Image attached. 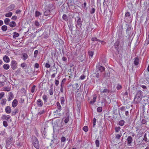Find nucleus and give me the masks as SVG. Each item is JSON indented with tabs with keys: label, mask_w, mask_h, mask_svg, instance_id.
I'll return each mask as SVG.
<instances>
[{
	"label": "nucleus",
	"mask_w": 149,
	"mask_h": 149,
	"mask_svg": "<svg viewBox=\"0 0 149 149\" xmlns=\"http://www.w3.org/2000/svg\"><path fill=\"white\" fill-rule=\"evenodd\" d=\"M13 13L12 12H9L5 14V16L6 17H10L12 15Z\"/></svg>",
	"instance_id": "obj_35"
},
{
	"label": "nucleus",
	"mask_w": 149,
	"mask_h": 149,
	"mask_svg": "<svg viewBox=\"0 0 149 149\" xmlns=\"http://www.w3.org/2000/svg\"><path fill=\"white\" fill-rule=\"evenodd\" d=\"M28 57L27 54L26 53H23L21 54V58L24 60H26Z\"/></svg>",
	"instance_id": "obj_18"
},
{
	"label": "nucleus",
	"mask_w": 149,
	"mask_h": 149,
	"mask_svg": "<svg viewBox=\"0 0 149 149\" xmlns=\"http://www.w3.org/2000/svg\"><path fill=\"white\" fill-rule=\"evenodd\" d=\"M131 17L130 14L129 12H127L125 15V19L127 20V21H130V20Z\"/></svg>",
	"instance_id": "obj_16"
},
{
	"label": "nucleus",
	"mask_w": 149,
	"mask_h": 149,
	"mask_svg": "<svg viewBox=\"0 0 149 149\" xmlns=\"http://www.w3.org/2000/svg\"><path fill=\"white\" fill-rule=\"evenodd\" d=\"M100 63H98L96 65L97 70L100 72H102L104 71L105 70V68L104 67L101 66Z\"/></svg>",
	"instance_id": "obj_5"
},
{
	"label": "nucleus",
	"mask_w": 149,
	"mask_h": 149,
	"mask_svg": "<svg viewBox=\"0 0 149 149\" xmlns=\"http://www.w3.org/2000/svg\"><path fill=\"white\" fill-rule=\"evenodd\" d=\"M120 42L118 40H117L115 43H114V46L115 49L117 51V52L119 53L120 51V49H119V44Z\"/></svg>",
	"instance_id": "obj_9"
},
{
	"label": "nucleus",
	"mask_w": 149,
	"mask_h": 149,
	"mask_svg": "<svg viewBox=\"0 0 149 149\" xmlns=\"http://www.w3.org/2000/svg\"><path fill=\"white\" fill-rule=\"evenodd\" d=\"M45 8L46 9H47L50 11L54 8L53 5L52 4H50L47 6H45Z\"/></svg>",
	"instance_id": "obj_11"
},
{
	"label": "nucleus",
	"mask_w": 149,
	"mask_h": 149,
	"mask_svg": "<svg viewBox=\"0 0 149 149\" xmlns=\"http://www.w3.org/2000/svg\"><path fill=\"white\" fill-rule=\"evenodd\" d=\"M3 125L5 127H7L8 126V124L7 121H4L3 122Z\"/></svg>",
	"instance_id": "obj_60"
},
{
	"label": "nucleus",
	"mask_w": 149,
	"mask_h": 149,
	"mask_svg": "<svg viewBox=\"0 0 149 149\" xmlns=\"http://www.w3.org/2000/svg\"><path fill=\"white\" fill-rule=\"evenodd\" d=\"M6 81V77L2 74L0 75V87L3 86V83Z\"/></svg>",
	"instance_id": "obj_2"
},
{
	"label": "nucleus",
	"mask_w": 149,
	"mask_h": 149,
	"mask_svg": "<svg viewBox=\"0 0 149 149\" xmlns=\"http://www.w3.org/2000/svg\"><path fill=\"white\" fill-rule=\"evenodd\" d=\"M103 77L106 79H108L110 77V74L109 73L105 72L104 74Z\"/></svg>",
	"instance_id": "obj_25"
},
{
	"label": "nucleus",
	"mask_w": 149,
	"mask_h": 149,
	"mask_svg": "<svg viewBox=\"0 0 149 149\" xmlns=\"http://www.w3.org/2000/svg\"><path fill=\"white\" fill-rule=\"evenodd\" d=\"M45 111L44 110H42L40 111L38 113V115H40L44 113H45Z\"/></svg>",
	"instance_id": "obj_52"
},
{
	"label": "nucleus",
	"mask_w": 149,
	"mask_h": 149,
	"mask_svg": "<svg viewBox=\"0 0 149 149\" xmlns=\"http://www.w3.org/2000/svg\"><path fill=\"white\" fill-rule=\"evenodd\" d=\"M69 120V116H68L66 117L64 120V122L65 123H67L68 122Z\"/></svg>",
	"instance_id": "obj_46"
},
{
	"label": "nucleus",
	"mask_w": 149,
	"mask_h": 149,
	"mask_svg": "<svg viewBox=\"0 0 149 149\" xmlns=\"http://www.w3.org/2000/svg\"><path fill=\"white\" fill-rule=\"evenodd\" d=\"M63 19L65 21H67L68 20V17L67 15L65 14H64L63 15Z\"/></svg>",
	"instance_id": "obj_39"
},
{
	"label": "nucleus",
	"mask_w": 149,
	"mask_h": 149,
	"mask_svg": "<svg viewBox=\"0 0 149 149\" xmlns=\"http://www.w3.org/2000/svg\"><path fill=\"white\" fill-rule=\"evenodd\" d=\"M133 139L131 136H128L126 139L127 141V145L129 146H132V143Z\"/></svg>",
	"instance_id": "obj_7"
},
{
	"label": "nucleus",
	"mask_w": 149,
	"mask_h": 149,
	"mask_svg": "<svg viewBox=\"0 0 149 149\" xmlns=\"http://www.w3.org/2000/svg\"><path fill=\"white\" fill-rule=\"evenodd\" d=\"M127 29L126 30V33L128 36H130L132 31V29L128 25H126Z\"/></svg>",
	"instance_id": "obj_10"
},
{
	"label": "nucleus",
	"mask_w": 149,
	"mask_h": 149,
	"mask_svg": "<svg viewBox=\"0 0 149 149\" xmlns=\"http://www.w3.org/2000/svg\"><path fill=\"white\" fill-rule=\"evenodd\" d=\"M146 135L147 134L145 133L144 135V138L143 140V141H144L146 142L149 141V138H148L147 137Z\"/></svg>",
	"instance_id": "obj_29"
},
{
	"label": "nucleus",
	"mask_w": 149,
	"mask_h": 149,
	"mask_svg": "<svg viewBox=\"0 0 149 149\" xmlns=\"http://www.w3.org/2000/svg\"><path fill=\"white\" fill-rule=\"evenodd\" d=\"M16 25V24L15 22L13 21L9 23V26L11 27H14Z\"/></svg>",
	"instance_id": "obj_28"
},
{
	"label": "nucleus",
	"mask_w": 149,
	"mask_h": 149,
	"mask_svg": "<svg viewBox=\"0 0 149 149\" xmlns=\"http://www.w3.org/2000/svg\"><path fill=\"white\" fill-rule=\"evenodd\" d=\"M139 63V59L138 58L136 57L134 58V64L135 65H138Z\"/></svg>",
	"instance_id": "obj_30"
},
{
	"label": "nucleus",
	"mask_w": 149,
	"mask_h": 149,
	"mask_svg": "<svg viewBox=\"0 0 149 149\" xmlns=\"http://www.w3.org/2000/svg\"><path fill=\"white\" fill-rule=\"evenodd\" d=\"M6 113L7 114L10 113L11 111V109L9 106H7L6 107L5 109Z\"/></svg>",
	"instance_id": "obj_20"
},
{
	"label": "nucleus",
	"mask_w": 149,
	"mask_h": 149,
	"mask_svg": "<svg viewBox=\"0 0 149 149\" xmlns=\"http://www.w3.org/2000/svg\"><path fill=\"white\" fill-rule=\"evenodd\" d=\"M18 101L16 99L13 100L12 103V106L13 107H15L17 105Z\"/></svg>",
	"instance_id": "obj_23"
},
{
	"label": "nucleus",
	"mask_w": 149,
	"mask_h": 149,
	"mask_svg": "<svg viewBox=\"0 0 149 149\" xmlns=\"http://www.w3.org/2000/svg\"><path fill=\"white\" fill-rule=\"evenodd\" d=\"M36 87V86L33 85L31 89V92L32 93H33L35 92Z\"/></svg>",
	"instance_id": "obj_57"
},
{
	"label": "nucleus",
	"mask_w": 149,
	"mask_h": 149,
	"mask_svg": "<svg viewBox=\"0 0 149 149\" xmlns=\"http://www.w3.org/2000/svg\"><path fill=\"white\" fill-rule=\"evenodd\" d=\"M91 40L93 41H100V40L99 39H97L96 38H92L91 39Z\"/></svg>",
	"instance_id": "obj_56"
},
{
	"label": "nucleus",
	"mask_w": 149,
	"mask_h": 149,
	"mask_svg": "<svg viewBox=\"0 0 149 149\" xmlns=\"http://www.w3.org/2000/svg\"><path fill=\"white\" fill-rule=\"evenodd\" d=\"M120 127H116L115 130L116 132H118L120 130Z\"/></svg>",
	"instance_id": "obj_48"
},
{
	"label": "nucleus",
	"mask_w": 149,
	"mask_h": 149,
	"mask_svg": "<svg viewBox=\"0 0 149 149\" xmlns=\"http://www.w3.org/2000/svg\"><path fill=\"white\" fill-rule=\"evenodd\" d=\"M120 39L121 40V43L122 44V45H124V38L123 36L120 37Z\"/></svg>",
	"instance_id": "obj_58"
},
{
	"label": "nucleus",
	"mask_w": 149,
	"mask_h": 149,
	"mask_svg": "<svg viewBox=\"0 0 149 149\" xmlns=\"http://www.w3.org/2000/svg\"><path fill=\"white\" fill-rule=\"evenodd\" d=\"M36 104L38 107H41L43 106V102L41 100L38 99L37 100Z\"/></svg>",
	"instance_id": "obj_14"
},
{
	"label": "nucleus",
	"mask_w": 149,
	"mask_h": 149,
	"mask_svg": "<svg viewBox=\"0 0 149 149\" xmlns=\"http://www.w3.org/2000/svg\"><path fill=\"white\" fill-rule=\"evenodd\" d=\"M88 54L89 56H91V57H92L93 55V52L92 51H89L88 52Z\"/></svg>",
	"instance_id": "obj_44"
},
{
	"label": "nucleus",
	"mask_w": 149,
	"mask_h": 149,
	"mask_svg": "<svg viewBox=\"0 0 149 149\" xmlns=\"http://www.w3.org/2000/svg\"><path fill=\"white\" fill-rule=\"evenodd\" d=\"M33 145L36 149H38L39 147V142L37 138L35 137L33 141Z\"/></svg>",
	"instance_id": "obj_4"
},
{
	"label": "nucleus",
	"mask_w": 149,
	"mask_h": 149,
	"mask_svg": "<svg viewBox=\"0 0 149 149\" xmlns=\"http://www.w3.org/2000/svg\"><path fill=\"white\" fill-rule=\"evenodd\" d=\"M116 88L118 90H120L122 88V86L121 85L118 84L116 86Z\"/></svg>",
	"instance_id": "obj_54"
},
{
	"label": "nucleus",
	"mask_w": 149,
	"mask_h": 149,
	"mask_svg": "<svg viewBox=\"0 0 149 149\" xmlns=\"http://www.w3.org/2000/svg\"><path fill=\"white\" fill-rule=\"evenodd\" d=\"M99 90L100 92V95L103 96L107 95L109 93V90L105 87L104 88V89L100 88Z\"/></svg>",
	"instance_id": "obj_1"
},
{
	"label": "nucleus",
	"mask_w": 149,
	"mask_h": 149,
	"mask_svg": "<svg viewBox=\"0 0 149 149\" xmlns=\"http://www.w3.org/2000/svg\"><path fill=\"white\" fill-rule=\"evenodd\" d=\"M15 4H11L6 8L5 11L6 12H10L13 11L15 8Z\"/></svg>",
	"instance_id": "obj_3"
},
{
	"label": "nucleus",
	"mask_w": 149,
	"mask_h": 149,
	"mask_svg": "<svg viewBox=\"0 0 149 149\" xmlns=\"http://www.w3.org/2000/svg\"><path fill=\"white\" fill-rule=\"evenodd\" d=\"M42 98L44 100V104H45L47 102L48 99L47 96V95H44L42 96Z\"/></svg>",
	"instance_id": "obj_26"
},
{
	"label": "nucleus",
	"mask_w": 149,
	"mask_h": 149,
	"mask_svg": "<svg viewBox=\"0 0 149 149\" xmlns=\"http://www.w3.org/2000/svg\"><path fill=\"white\" fill-rule=\"evenodd\" d=\"M57 109L59 110H61V106L60 103L58 102L56 103Z\"/></svg>",
	"instance_id": "obj_33"
},
{
	"label": "nucleus",
	"mask_w": 149,
	"mask_h": 149,
	"mask_svg": "<svg viewBox=\"0 0 149 149\" xmlns=\"http://www.w3.org/2000/svg\"><path fill=\"white\" fill-rule=\"evenodd\" d=\"M142 93L143 92L141 91L140 90L138 91L137 92L135 96H137V97H140L141 98L142 94Z\"/></svg>",
	"instance_id": "obj_22"
},
{
	"label": "nucleus",
	"mask_w": 149,
	"mask_h": 149,
	"mask_svg": "<svg viewBox=\"0 0 149 149\" xmlns=\"http://www.w3.org/2000/svg\"><path fill=\"white\" fill-rule=\"evenodd\" d=\"M44 14L45 16H48L50 13V11L47 9H46L45 8Z\"/></svg>",
	"instance_id": "obj_19"
},
{
	"label": "nucleus",
	"mask_w": 149,
	"mask_h": 149,
	"mask_svg": "<svg viewBox=\"0 0 149 149\" xmlns=\"http://www.w3.org/2000/svg\"><path fill=\"white\" fill-rule=\"evenodd\" d=\"M13 139V137L11 136L7 138L6 140V145L8 146L10 145L12 143Z\"/></svg>",
	"instance_id": "obj_8"
},
{
	"label": "nucleus",
	"mask_w": 149,
	"mask_h": 149,
	"mask_svg": "<svg viewBox=\"0 0 149 149\" xmlns=\"http://www.w3.org/2000/svg\"><path fill=\"white\" fill-rule=\"evenodd\" d=\"M96 97H94L93 98V99L91 100L90 101V103L93 104H94V103L95 102L96 100Z\"/></svg>",
	"instance_id": "obj_40"
},
{
	"label": "nucleus",
	"mask_w": 149,
	"mask_h": 149,
	"mask_svg": "<svg viewBox=\"0 0 149 149\" xmlns=\"http://www.w3.org/2000/svg\"><path fill=\"white\" fill-rule=\"evenodd\" d=\"M121 136V133H120V134H115V138L118 140L120 139Z\"/></svg>",
	"instance_id": "obj_32"
},
{
	"label": "nucleus",
	"mask_w": 149,
	"mask_h": 149,
	"mask_svg": "<svg viewBox=\"0 0 149 149\" xmlns=\"http://www.w3.org/2000/svg\"><path fill=\"white\" fill-rule=\"evenodd\" d=\"M14 35L13 36V38H15L16 37H18L19 36V34L16 32H14L13 33Z\"/></svg>",
	"instance_id": "obj_38"
},
{
	"label": "nucleus",
	"mask_w": 149,
	"mask_h": 149,
	"mask_svg": "<svg viewBox=\"0 0 149 149\" xmlns=\"http://www.w3.org/2000/svg\"><path fill=\"white\" fill-rule=\"evenodd\" d=\"M125 121L123 120H120L119 122V124L121 126H123L124 125Z\"/></svg>",
	"instance_id": "obj_43"
},
{
	"label": "nucleus",
	"mask_w": 149,
	"mask_h": 149,
	"mask_svg": "<svg viewBox=\"0 0 149 149\" xmlns=\"http://www.w3.org/2000/svg\"><path fill=\"white\" fill-rule=\"evenodd\" d=\"M10 21V19L8 18H6L4 20V22L5 24L7 25L9 24Z\"/></svg>",
	"instance_id": "obj_34"
},
{
	"label": "nucleus",
	"mask_w": 149,
	"mask_h": 149,
	"mask_svg": "<svg viewBox=\"0 0 149 149\" xmlns=\"http://www.w3.org/2000/svg\"><path fill=\"white\" fill-rule=\"evenodd\" d=\"M1 29L3 31H5L7 29V26L6 25L3 26L1 27Z\"/></svg>",
	"instance_id": "obj_36"
},
{
	"label": "nucleus",
	"mask_w": 149,
	"mask_h": 149,
	"mask_svg": "<svg viewBox=\"0 0 149 149\" xmlns=\"http://www.w3.org/2000/svg\"><path fill=\"white\" fill-rule=\"evenodd\" d=\"M10 67L9 65L8 64H6L3 65V67L6 70H8Z\"/></svg>",
	"instance_id": "obj_37"
},
{
	"label": "nucleus",
	"mask_w": 149,
	"mask_h": 149,
	"mask_svg": "<svg viewBox=\"0 0 149 149\" xmlns=\"http://www.w3.org/2000/svg\"><path fill=\"white\" fill-rule=\"evenodd\" d=\"M83 130L85 132H87L88 131V127L87 126H84L83 128Z\"/></svg>",
	"instance_id": "obj_49"
},
{
	"label": "nucleus",
	"mask_w": 149,
	"mask_h": 149,
	"mask_svg": "<svg viewBox=\"0 0 149 149\" xmlns=\"http://www.w3.org/2000/svg\"><path fill=\"white\" fill-rule=\"evenodd\" d=\"M78 18L77 21V24L80 27H81L82 25V21L80 17H77Z\"/></svg>",
	"instance_id": "obj_13"
},
{
	"label": "nucleus",
	"mask_w": 149,
	"mask_h": 149,
	"mask_svg": "<svg viewBox=\"0 0 149 149\" xmlns=\"http://www.w3.org/2000/svg\"><path fill=\"white\" fill-rule=\"evenodd\" d=\"M14 98V95L13 94L10 92L9 93V97L8 99V100L10 101L12 100Z\"/></svg>",
	"instance_id": "obj_21"
},
{
	"label": "nucleus",
	"mask_w": 149,
	"mask_h": 149,
	"mask_svg": "<svg viewBox=\"0 0 149 149\" xmlns=\"http://www.w3.org/2000/svg\"><path fill=\"white\" fill-rule=\"evenodd\" d=\"M35 25L36 26L38 27L40 26V24L39 22L37 21H36L35 22Z\"/></svg>",
	"instance_id": "obj_63"
},
{
	"label": "nucleus",
	"mask_w": 149,
	"mask_h": 149,
	"mask_svg": "<svg viewBox=\"0 0 149 149\" xmlns=\"http://www.w3.org/2000/svg\"><path fill=\"white\" fill-rule=\"evenodd\" d=\"M10 118L11 117L10 115H6L4 114L1 117V119L2 120H7L10 119Z\"/></svg>",
	"instance_id": "obj_15"
},
{
	"label": "nucleus",
	"mask_w": 149,
	"mask_h": 149,
	"mask_svg": "<svg viewBox=\"0 0 149 149\" xmlns=\"http://www.w3.org/2000/svg\"><path fill=\"white\" fill-rule=\"evenodd\" d=\"M140 86L145 91H146L147 89V87L145 85H141Z\"/></svg>",
	"instance_id": "obj_64"
},
{
	"label": "nucleus",
	"mask_w": 149,
	"mask_h": 149,
	"mask_svg": "<svg viewBox=\"0 0 149 149\" xmlns=\"http://www.w3.org/2000/svg\"><path fill=\"white\" fill-rule=\"evenodd\" d=\"M61 111V110H59L57 109L56 111L54 112V114L55 115L61 116V113H60Z\"/></svg>",
	"instance_id": "obj_27"
},
{
	"label": "nucleus",
	"mask_w": 149,
	"mask_h": 149,
	"mask_svg": "<svg viewBox=\"0 0 149 149\" xmlns=\"http://www.w3.org/2000/svg\"><path fill=\"white\" fill-rule=\"evenodd\" d=\"M52 70L54 72V73L57 74V70L56 68L54 67L52 69Z\"/></svg>",
	"instance_id": "obj_53"
},
{
	"label": "nucleus",
	"mask_w": 149,
	"mask_h": 149,
	"mask_svg": "<svg viewBox=\"0 0 149 149\" xmlns=\"http://www.w3.org/2000/svg\"><path fill=\"white\" fill-rule=\"evenodd\" d=\"M47 128L46 127H45L44 128V131H43V134H44L45 136L46 134L47 133Z\"/></svg>",
	"instance_id": "obj_59"
},
{
	"label": "nucleus",
	"mask_w": 149,
	"mask_h": 149,
	"mask_svg": "<svg viewBox=\"0 0 149 149\" xmlns=\"http://www.w3.org/2000/svg\"><path fill=\"white\" fill-rule=\"evenodd\" d=\"M141 98L140 97L135 96L133 101L134 103L137 104L139 103L141 101Z\"/></svg>",
	"instance_id": "obj_12"
},
{
	"label": "nucleus",
	"mask_w": 149,
	"mask_h": 149,
	"mask_svg": "<svg viewBox=\"0 0 149 149\" xmlns=\"http://www.w3.org/2000/svg\"><path fill=\"white\" fill-rule=\"evenodd\" d=\"M61 103L62 104H64L65 102V99L64 97H61L60 98Z\"/></svg>",
	"instance_id": "obj_42"
},
{
	"label": "nucleus",
	"mask_w": 149,
	"mask_h": 149,
	"mask_svg": "<svg viewBox=\"0 0 149 149\" xmlns=\"http://www.w3.org/2000/svg\"><path fill=\"white\" fill-rule=\"evenodd\" d=\"M86 5H87V3H86V2L84 3V4H83L84 6H83V7L84 8V10H87L88 9L87 7H86Z\"/></svg>",
	"instance_id": "obj_55"
},
{
	"label": "nucleus",
	"mask_w": 149,
	"mask_h": 149,
	"mask_svg": "<svg viewBox=\"0 0 149 149\" xmlns=\"http://www.w3.org/2000/svg\"><path fill=\"white\" fill-rule=\"evenodd\" d=\"M95 143L96 147H99L100 145V142L98 140L96 139V140L95 141Z\"/></svg>",
	"instance_id": "obj_47"
},
{
	"label": "nucleus",
	"mask_w": 149,
	"mask_h": 149,
	"mask_svg": "<svg viewBox=\"0 0 149 149\" xmlns=\"http://www.w3.org/2000/svg\"><path fill=\"white\" fill-rule=\"evenodd\" d=\"M102 107H99L97 108V111L98 112L100 113L102 111Z\"/></svg>",
	"instance_id": "obj_50"
},
{
	"label": "nucleus",
	"mask_w": 149,
	"mask_h": 149,
	"mask_svg": "<svg viewBox=\"0 0 149 149\" xmlns=\"http://www.w3.org/2000/svg\"><path fill=\"white\" fill-rule=\"evenodd\" d=\"M11 67L12 69L14 70L17 68V63L16 61L15 60H13L11 62Z\"/></svg>",
	"instance_id": "obj_6"
},
{
	"label": "nucleus",
	"mask_w": 149,
	"mask_h": 149,
	"mask_svg": "<svg viewBox=\"0 0 149 149\" xmlns=\"http://www.w3.org/2000/svg\"><path fill=\"white\" fill-rule=\"evenodd\" d=\"M26 66L27 65L25 63H23L21 64V67L24 69V67H26Z\"/></svg>",
	"instance_id": "obj_51"
},
{
	"label": "nucleus",
	"mask_w": 149,
	"mask_h": 149,
	"mask_svg": "<svg viewBox=\"0 0 149 149\" xmlns=\"http://www.w3.org/2000/svg\"><path fill=\"white\" fill-rule=\"evenodd\" d=\"M147 121L144 119H142L141 121V123L143 124H146Z\"/></svg>",
	"instance_id": "obj_61"
},
{
	"label": "nucleus",
	"mask_w": 149,
	"mask_h": 149,
	"mask_svg": "<svg viewBox=\"0 0 149 149\" xmlns=\"http://www.w3.org/2000/svg\"><path fill=\"white\" fill-rule=\"evenodd\" d=\"M35 15L36 17H38L41 15V13L39 11H36Z\"/></svg>",
	"instance_id": "obj_45"
},
{
	"label": "nucleus",
	"mask_w": 149,
	"mask_h": 149,
	"mask_svg": "<svg viewBox=\"0 0 149 149\" xmlns=\"http://www.w3.org/2000/svg\"><path fill=\"white\" fill-rule=\"evenodd\" d=\"M38 50H36L35 51L34 53V56H33L34 57H35V58H36L38 55Z\"/></svg>",
	"instance_id": "obj_41"
},
{
	"label": "nucleus",
	"mask_w": 149,
	"mask_h": 149,
	"mask_svg": "<svg viewBox=\"0 0 149 149\" xmlns=\"http://www.w3.org/2000/svg\"><path fill=\"white\" fill-rule=\"evenodd\" d=\"M143 101L144 102L143 104H145V105L147 102L149 101V97L146 96H144L143 97ZM143 105H144L143 104Z\"/></svg>",
	"instance_id": "obj_17"
},
{
	"label": "nucleus",
	"mask_w": 149,
	"mask_h": 149,
	"mask_svg": "<svg viewBox=\"0 0 149 149\" xmlns=\"http://www.w3.org/2000/svg\"><path fill=\"white\" fill-rule=\"evenodd\" d=\"M4 61L6 63H8L10 61V59L6 55L4 56L3 57Z\"/></svg>",
	"instance_id": "obj_24"
},
{
	"label": "nucleus",
	"mask_w": 149,
	"mask_h": 149,
	"mask_svg": "<svg viewBox=\"0 0 149 149\" xmlns=\"http://www.w3.org/2000/svg\"><path fill=\"white\" fill-rule=\"evenodd\" d=\"M96 119L95 118H94L93 119V127H95V126L96 124Z\"/></svg>",
	"instance_id": "obj_62"
},
{
	"label": "nucleus",
	"mask_w": 149,
	"mask_h": 149,
	"mask_svg": "<svg viewBox=\"0 0 149 149\" xmlns=\"http://www.w3.org/2000/svg\"><path fill=\"white\" fill-rule=\"evenodd\" d=\"M6 99H3L1 101V104L2 106H3L6 104Z\"/></svg>",
	"instance_id": "obj_31"
}]
</instances>
